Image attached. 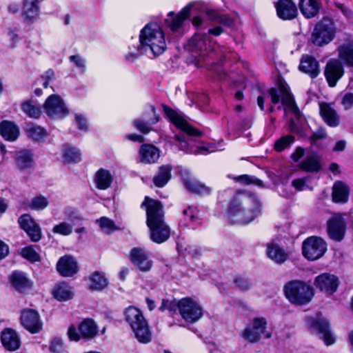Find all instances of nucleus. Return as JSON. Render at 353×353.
Returning <instances> with one entry per match:
<instances>
[{
	"label": "nucleus",
	"mask_w": 353,
	"mask_h": 353,
	"mask_svg": "<svg viewBox=\"0 0 353 353\" xmlns=\"http://www.w3.org/2000/svg\"><path fill=\"white\" fill-rule=\"evenodd\" d=\"M141 206L145 208L146 223L150 229L151 240L157 243L167 241L170 237V229L165 221L161 203L145 196Z\"/></svg>",
	"instance_id": "1"
},
{
	"label": "nucleus",
	"mask_w": 353,
	"mask_h": 353,
	"mask_svg": "<svg viewBox=\"0 0 353 353\" xmlns=\"http://www.w3.org/2000/svg\"><path fill=\"white\" fill-rule=\"evenodd\" d=\"M261 213V204L255 196L240 195L234 197L228 208V214L233 223L248 224Z\"/></svg>",
	"instance_id": "2"
},
{
	"label": "nucleus",
	"mask_w": 353,
	"mask_h": 353,
	"mask_svg": "<svg viewBox=\"0 0 353 353\" xmlns=\"http://www.w3.org/2000/svg\"><path fill=\"white\" fill-rule=\"evenodd\" d=\"M187 49L198 56L199 59L217 60L222 62L228 58V48L223 46L212 43L207 34L196 33L188 42Z\"/></svg>",
	"instance_id": "3"
},
{
	"label": "nucleus",
	"mask_w": 353,
	"mask_h": 353,
	"mask_svg": "<svg viewBox=\"0 0 353 353\" xmlns=\"http://www.w3.org/2000/svg\"><path fill=\"white\" fill-rule=\"evenodd\" d=\"M164 32L157 23L144 26L139 34V44L137 47L141 53L151 52L154 56L163 54L166 50Z\"/></svg>",
	"instance_id": "4"
},
{
	"label": "nucleus",
	"mask_w": 353,
	"mask_h": 353,
	"mask_svg": "<svg viewBox=\"0 0 353 353\" xmlns=\"http://www.w3.org/2000/svg\"><path fill=\"white\" fill-rule=\"evenodd\" d=\"M125 320L132 328L135 337L143 343L151 341V332L147 321L138 308L130 306L125 310Z\"/></svg>",
	"instance_id": "5"
},
{
	"label": "nucleus",
	"mask_w": 353,
	"mask_h": 353,
	"mask_svg": "<svg viewBox=\"0 0 353 353\" xmlns=\"http://www.w3.org/2000/svg\"><path fill=\"white\" fill-rule=\"evenodd\" d=\"M283 290L286 298L294 305L307 304L314 296L313 288L299 280L287 283L284 285Z\"/></svg>",
	"instance_id": "6"
},
{
	"label": "nucleus",
	"mask_w": 353,
	"mask_h": 353,
	"mask_svg": "<svg viewBox=\"0 0 353 353\" xmlns=\"http://www.w3.org/2000/svg\"><path fill=\"white\" fill-rule=\"evenodd\" d=\"M336 32V28L334 21L331 18L323 17L314 26L311 41L317 46H323L334 39Z\"/></svg>",
	"instance_id": "7"
},
{
	"label": "nucleus",
	"mask_w": 353,
	"mask_h": 353,
	"mask_svg": "<svg viewBox=\"0 0 353 353\" xmlns=\"http://www.w3.org/2000/svg\"><path fill=\"white\" fill-rule=\"evenodd\" d=\"M241 336L248 342L255 343L261 339H270L272 332L268 330V322L263 317L254 318L241 332Z\"/></svg>",
	"instance_id": "8"
},
{
	"label": "nucleus",
	"mask_w": 353,
	"mask_h": 353,
	"mask_svg": "<svg viewBox=\"0 0 353 353\" xmlns=\"http://www.w3.org/2000/svg\"><path fill=\"white\" fill-rule=\"evenodd\" d=\"M268 94L271 98L273 104L278 103L280 101L282 103L285 111H291L296 116L299 114L294 100L290 92L288 87L284 85H280L279 89L272 88L268 90Z\"/></svg>",
	"instance_id": "9"
},
{
	"label": "nucleus",
	"mask_w": 353,
	"mask_h": 353,
	"mask_svg": "<svg viewBox=\"0 0 353 353\" xmlns=\"http://www.w3.org/2000/svg\"><path fill=\"white\" fill-rule=\"evenodd\" d=\"M327 250V243L321 238L310 236L302 244V253L310 261H315L322 257Z\"/></svg>",
	"instance_id": "10"
},
{
	"label": "nucleus",
	"mask_w": 353,
	"mask_h": 353,
	"mask_svg": "<svg viewBox=\"0 0 353 353\" xmlns=\"http://www.w3.org/2000/svg\"><path fill=\"white\" fill-rule=\"evenodd\" d=\"M176 310L187 322L194 323L203 316L201 307L193 299L185 297L177 301Z\"/></svg>",
	"instance_id": "11"
},
{
	"label": "nucleus",
	"mask_w": 353,
	"mask_h": 353,
	"mask_svg": "<svg viewBox=\"0 0 353 353\" xmlns=\"http://www.w3.org/2000/svg\"><path fill=\"white\" fill-rule=\"evenodd\" d=\"M98 329L95 322L90 319L83 320L79 326V331L74 325L68 327V336L71 341H78L81 338L85 340L93 339L97 334Z\"/></svg>",
	"instance_id": "12"
},
{
	"label": "nucleus",
	"mask_w": 353,
	"mask_h": 353,
	"mask_svg": "<svg viewBox=\"0 0 353 353\" xmlns=\"http://www.w3.org/2000/svg\"><path fill=\"white\" fill-rule=\"evenodd\" d=\"M43 110L50 117L55 119H63L68 114L63 99L57 94H51L47 98Z\"/></svg>",
	"instance_id": "13"
},
{
	"label": "nucleus",
	"mask_w": 353,
	"mask_h": 353,
	"mask_svg": "<svg viewBox=\"0 0 353 353\" xmlns=\"http://www.w3.org/2000/svg\"><path fill=\"white\" fill-rule=\"evenodd\" d=\"M191 8V6L188 5L176 14L173 12H170L168 14L165 23L172 32L179 36L183 34V24L190 15Z\"/></svg>",
	"instance_id": "14"
},
{
	"label": "nucleus",
	"mask_w": 353,
	"mask_h": 353,
	"mask_svg": "<svg viewBox=\"0 0 353 353\" xmlns=\"http://www.w3.org/2000/svg\"><path fill=\"white\" fill-rule=\"evenodd\" d=\"M346 232V222L341 214H335L327 221V232L334 241L341 242Z\"/></svg>",
	"instance_id": "15"
},
{
	"label": "nucleus",
	"mask_w": 353,
	"mask_h": 353,
	"mask_svg": "<svg viewBox=\"0 0 353 353\" xmlns=\"http://www.w3.org/2000/svg\"><path fill=\"white\" fill-rule=\"evenodd\" d=\"M41 2L39 0H22L21 18L26 25L35 23L40 18Z\"/></svg>",
	"instance_id": "16"
},
{
	"label": "nucleus",
	"mask_w": 353,
	"mask_h": 353,
	"mask_svg": "<svg viewBox=\"0 0 353 353\" xmlns=\"http://www.w3.org/2000/svg\"><path fill=\"white\" fill-rule=\"evenodd\" d=\"M20 320L23 327L32 334L39 332L43 328V323L36 310L32 309L23 310Z\"/></svg>",
	"instance_id": "17"
},
{
	"label": "nucleus",
	"mask_w": 353,
	"mask_h": 353,
	"mask_svg": "<svg viewBox=\"0 0 353 353\" xmlns=\"http://www.w3.org/2000/svg\"><path fill=\"white\" fill-rule=\"evenodd\" d=\"M164 112L170 121L189 136L201 137L202 133L190 125L180 114L169 107L163 106Z\"/></svg>",
	"instance_id": "18"
},
{
	"label": "nucleus",
	"mask_w": 353,
	"mask_h": 353,
	"mask_svg": "<svg viewBox=\"0 0 353 353\" xmlns=\"http://www.w3.org/2000/svg\"><path fill=\"white\" fill-rule=\"evenodd\" d=\"M314 284L320 291L327 295H332L336 291L339 281L334 274L323 273L315 278Z\"/></svg>",
	"instance_id": "19"
},
{
	"label": "nucleus",
	"mask_w": 353,
	"mask_h": 353,
	"mask_svg": "<svg viewBox=\"0 0 353 353\" xmlns=\"http://www.w3.org/2000/svg\"><path fill=\"white\" fill-rule=\"evenodd\" d=\"M18 223L32 241L37 242L41 239V228L30 215L28 214L21 215L18 219Z\"/></svg>",
	"instance_id": "20"
},
{
	"label": "nucleus",
	"mask_w": 353,
	"mask_h": 353,
	"mask_svg": "<svg viewBox=\"0 0 353 353\" xmlns=\"http://www.w3.org/2000/svg\"><path fill=\"white\" fill-rule=\"evenodd\" d=\"M343 74L344 70L339 60L332 59L327 62L324 74L330 87L335 86Z\"/></svg>",
	"instance_id": "21"
},
{
	"label": "nucleus",
	"mask_w": 353,
	"mask_h": 353,
	"mask_svg": "<svg viewBox=\"0 0 353 353\" xmlns=\"http://www.w3.org/2000/svg\"><path fill=\"white\" fill-rule=\"evenodd\" d=\"M133 264L141 272H148L152 266V261L149 259L145 251L139 248H133L130 254Z\"/></svg>",
	"instance_id": "22"
},
{
	"label": "nucleus",
	"mask_w": 353,
	"mask_h": 353,
	"mask_svg": "<svg viewBox=\"0 0 353 353\" xmlns=\"http://www.w3.org/2000/svg\"><path fill=\"white\" fill-rule=\"evenodd\" d=\"M57 270L63 276H72L79 270L77 262L73 256L65 255L59 259Z\"/></svg>",
	"instance_id": "23"
},
{
	"label": "nucleus",
	"mask_w": 353,
	"mask_h": 353,
	"mask_svg": "<svg viewBox=\"0 0 353 353\" xmlns=\"http://www.w3.org/2000/svg\"><path fill=\"white\" fill-rule=\"evenodd\" d=\"M277 15L283 20H291L296 17L298 11L292 0H279L276 5Z\"/></svg>",
	"instance_id": "24"
},
{
	"label": "nucleus",
	"mask_w": 353,
	"mask_h": 353,
	"mask_svg": "<svg viewBox=\"0 0 353 353\" xmlns=\"http://www.w3.org/2000/svg\"><path fill=\"white\" fill-rule=\"evenodd\" d=\"M1 340L3 346L8 351H15L21 345V340L18 334L11 328H6L2 331Z\"/></svg>",
	"instance_id": "25"
},
{
	"label": "nucleus",
	"mask_w": 353,
	"mask_h": 353,
	"mask_svg": "<svg viewBox=\"0 0 353 353\" xmlns=\"http://www.w3.org/2000/svg\"><path fill=\"white\" fill-rule=\"evenodd\" d=\"M299 70L311 78H316L320 73L319 61L312 56L303 55L301 59Z\"/></svg>",
	"instance_id": "26"
},
{
	"label": "nucleus",
	"mask_w": 353,
	"mask_h": 353,
	"mask_svg": "<svg viewBox=\"0 0 353 353\" xmlns=\"http://www.w3.org/2000/svg\"><path fill=\"white\" fill-rule=\"evenodd\" d=\"M139 159L143 163H154L160 157L159 148L151 144H143L139 150Z\"/></svg>",
	"instance_id": "27"
},
{
	"label": "nucleus",
	"mask_w": 353,
	"mask_h": 353,
	"mask_svg": "<svg viewBox=\"0 0 353 353\" xmlns=\"http://www.w3.org/2000/svg\"><path fill=\"white\" fill-rule=\"evenodd\" d=\"M311 325L318 331L319 337L327 345L334 343V339L330 333L329 323L327 320H312Z\"/></svg>",
	"instance_id": "28"
},
{
	"label": "nucleus",
	"mask_w": 353,
	"mask_h": 353,
	"mask_svg": "<svg viewBox=\"0 0 353 353\" xmlns=\"http://www.w3.org/2000/svg\"><path fill=\"white\" fill-rule=\"evenodd\" d=\"M299 7L301 14L305 18L311 19L318 14L321 3L319 0H300Z\"/></svg>",
	"instance_id": "29"
},
{
	"label": "nucleus",
	"mask_w": 353,
	"mask_h": 353,
	"mask_svg": "<svg viewBox=\"0 0 353 353\" xmlns=\"http://www.w3.org/2000/svg\"><path fill=\"white\" fill-rule=\"evenodd\" d=\"M320 114L329 126L336 127L339 125V117L329 104L325 103L320 104Z\"/></svg>",
	"instance_id": "30"
},
{
	"label": "nucleus",
	"mask_w": 353,
	"mask_h": 353,
	"mask_svg": "<svg viewBox=\"0 0 353 353\" xmlns=\"http://www.w3.org/2000/svg\"><path fill=\"white\" fill-rule=\"evenodd\" d=\"M54 299L59 301H66L74 296L72 288L65 282L57 283L52 290Z\"/></svg>",
	"instance_id": "31"
},
{
	"label": "nucleus",
	"mask_w": 353,
	"mask_h": 353,
	"mask_svg": "<svg viewBox=\"0 0 353 353\" xmlns=\"http://www.w3.org/2000/svg\"><path fill=\"white\" fill-rule=\"evenodd\" d=\"M299 168L307 172H316L320 170L321 160L316 154L307 155L299 164Z\"/></svg>",
	"instance_id": "32"
},
{
	"label": "nucleus",
	"mask_w": 353,
	"mask_h": 353,
	"mask_svg": "<svg viewBox=\"0 0 353 353\" xmlns=\"http://www.w3.org/2000/svg\"><path fill=\"white\" fill-rule=\"evenodd\" d=\"M350 190L347 185L341 182L336 181L332 187V200L335 203H346L348 200Z\"/></svg>",
	"instance_id": "33"
},
{
	"label": "nucleus",
	"mask_w": 353,
	"mask_h": 353,
	"mask_svg": "<svg viewBox=\"0 0 353 353\" xmlns=\"http://www.w3.org/2000/svg\"><path fill=\"white\" fill-rule=\"evenodd\" d=\"M0 134L6 140L14 141L19 135V129L14 123L3 121L0 123Z\"/></svg>",
	"instance_id": "34"
},
{
	"label": "nucleus",
	"mask_w": 353,
	"mask_h": 353,
	"mask_svg": "<svg viewBox=\"0 0 353 353\" xmlns=\"http://www.w3.org/2000/svg\"><path fill=\"white\" fill-rule=\"evenodd\" d=\"M23 112L29 117L38 119L41 114V106L35 99H29L21 103Z\"/></svg>",
	"instance_id": "35"
},
{
	"label": "nucleus",
	"mask_w": 353,
	"mask_h": 353,
	"mask_svg": "<svg viewBox=\"0 0 353 353\" xmlns=\"http://www.w3.org/2000/svg\"><path fill=\"white\" fill-rule=\"evenodd\" d=\"M183 184L187 190L194 194L207 195L211 192L210 187L194 179H185Z\"/></svg>",
	"instance_id": "36"
},
{
	"label": "nucleus",
	"mask_w": 353,
	"mask_h": 353,
	"mask_svg": "<svg viewBox=\"0 0 353 353\" xmlns=\"http://www.w3.org/2000/svg\"><path fill=\"white\" fill-rule=\"evenodd\" d=\"M172 167L170 165H163L159 167L157 174L153 178L154 184L159 188L163 187L171 178Z\"/></svg>",
	"instance_id": "37"
},
{
	"label": "nucleus",
	"mask_w": 353,
	"mask_h": 353,
	"mask_svg": "<svg viewBox=\"0 0 353 353\" xmlns=\"http://www.w3.org/2000/svg\"><path fill=\"white\" fill-rule=\"evenodd\" d=\"M267 253L268 256L275 263H283L288 259V253L278 245L271 243L268 245Z\"/></svg>",
	"instance_id": "38"
},
{
	"label": "nucleus",
	"mask_w": 353,
	"mask_h": 353,
	"mask_svg": "<svg viewBox=\"0 0 353 353\" xmlns=\"http://www.w3.org/2000/svg\"><path fill=\"white\" fill-rule=\"evenodd\" d=\"M108 283V279L101 272H95L88 277V287L91 290H102L107 287Z\"/></svg>",
	"instance_id": "39"
},
{
	"label": "nucleus",
	"mask_w": 353,
	"mask_h": 353,
	"mask_svg": "<svg viewBox=\"0 0 353 353\" xmlns=\"http://www.w3.org/2000/svg\"><path fill=\"white\" fill-rule=\"evenodd\" d=\"M15 161L17 168L21 170L30 168L33 164L32 154L28 150H21L15 155Z\"/></svg>",
	"instance_id": "40"
},
{
	"label": "nucleus",
	"mask_w": 353,
	"mask_h": 353,
	"mask_svg": "<svg viewBox=\"0 0 353 353\" xmlns=\"http://www.w3.org/2000/svg\"><path fill=\"white\" fill-rule=\"evenodd\" d=\"M25 130L28 137L37 141H42L48 136V133L43 128L33 123H28Z\"/></svg>",
	"instance_id": "41"
},
{
	"label": "nucleus",
	"mask_w": 353,
	"mask_h": 353,
	"mask_svg": "<svg viewBox=\"0 0 353 353\" xmlns=\"http://www.w3.org/2000/svg\"><path fill=\"white\" fill-rule=\"evenodd\" d=\"M55 79L54 72L50 69L43 74L39 79L36 80L34 83L35 86L34 93L37 96H40L42 94V90L39 86H43L44 88H47L50 82L54 81Z\"/></svg>",
	"instance_id": "42"
},
{
	"label": "nucleus",
	"mask_w": 353,
	"mask_h": 353,
	"mask_svg": "<svg viewBox=\"0 0 353 353\" xmlns=\"http://www.w3.org/2000/svg\"><path fill=\"white\" fill-rule=\"evenodd\" d=\"M94 183L97 189L106 190L110 185V173L104 169L99 170L94 174Z\"/></svg>",
	"instance_id": "43"
},
{
	"label": "nucleus",
	"mask_w": 353,
	"mask_h": 353,
	"mask_svg": "<svg viewBox=\"0 0 353 353\" xmlns=\"http://www.w3.org/2000/svg\"><path fill=\"white\" fill-rule=\"evenodd\" d=\"M62 152L65 163H77L81 161V152L77 148L65 145L63 146Z\"/></svg>",
	"instance_id": "44"
},
{
	"label": "nucleus",
	"mask_w": 353,
	"mask_h": 353,
	"mask_svg": "<svg viewBox=\"0 0 353 353\" xmlns=\"http://www.w3.org/2000/svg\"><path fill=\"white\" fill-rule=\"evenodd\" d=\"M12 285L19 290L22 291L32 286V282L26 277L25 274L14 272L11 276Z\"/></svg>",
	"instance_id": "45"
},
{
	"label": "nucleus",
	"mask_w": 353,
	"mask_h": 353,
	"mask_svg": "<svg viewBox=\"0 0 353 353\" xmlns=\"http://www.w3.org/2000/svg\"><path fill=\"white\" fill-rule=\"evenodd\" d=\"M205 14L211 21L219 23L225 26L230 27L232 26L233 21L226 14H221L218 10L214 9H206Z\"/></svg>",
	"instance_id": "46"
},
{
	"label": "nucleus",
	"mask_w": 353,
	"mask_h": 353,
	"mask_svg": "<svg viewBox=\"0 0 353 353\" xmlns=\"http://www.w3.org/2000/svg\"><path fill=\"white\" fill-rule=\"evenodd\" d=\"M339 58L347 66L353 67V45L343 44L338 48Z\"/></svg>",
	"instance_id": "47"
},
{
	"label": "nucleus",
	"mask_w": 353,
	"mask_h": 353,
	"mask_svg": "<svg viewBox=\"0 0 353 353\" xmlns=\"http://www.w3.org/2000/svg\"><path fill=\"white\" fill-rule=\"evenodd\" d=\"M152 112L154 114V117L150 121H145L142 119H135L133 121L134 126L139 131L142 132L143 134H148L152 130L150 125L156 123L158 122L159 119L155 115L154 108H152Z\"/></svg>",
	"instance_id": "48"
},
{
	"label": "nucleus",
	"mask_w": 353,
	"mask_h": 353,
	"mask_svg": "<svg viewBox=\"0 0 353 353\" xmlns=\"http://www.w3.org/2000/svg\"><path fill=\"white\" fill-rule=\"evenodd\" d=\"M175 140L177 142L176 145L179 150L185 151V152L192 154H201L203 152L206 151V149L204 147H200L197 149H194L192 147H190L189 143L181 135H176Z\"/></svg>",
	"instance_id": "49"
},
{
	"label": "nucleus",
	"mask_w": 353,
	"mask_h": 353,
	"mask_svg": "<svg viewBox=\"0 0 353 353\" xmlns=\"http://www.w3.org/2000/svg\"><path fill=\"white\" fill-rule=\"evenodd\" d=\"M185 220L190 223H196L200 220L199 210L195 206H189L183 210Z\"/></svg>",
	"instance_id": "50"
},
{
	"label": "nucleus",
	"mask_w": 353,
	"mask_h": 353,
	"mask_svg": "<svg viewBox=\"0 0 353 353\" xmlns=\"http://www.w3.org/2000/svg\"><path fill=\"white\" fill-rule=\"evenodd\" d=\"M48 199L43 196L33 197L28 203V207L34 210H43L48 205Z\"/></svg>",
	"instance_id": "51"
},
{
	"label": "nucleus",
	"mask_w": 353,
	"mask_h": 353,
	"mask_svg": "<svg viewBox=\"0 0 353 353\" xmlns=\"http://www.w3.org/2000/svg\"><path fill=\"white\" fill-rule=\"evenodd\" d=\"M23 258L29 261L30 262L34 263L41 261V256L34 249L33 246H27L21 249L20 252Z\"/></svg>",
	"instance_id": "52"
},
{
	"label": "nucleus",
	"mask_w": 353,
	"mask_h": 353,
	"mask_svg": "<svg viewBox=\"0 0 353 353\" xmlns=\"http://www.w3.org/2000/svg\"><path fill=\"white\" fill-rule=\"evenodd\" d=\"M294 141V137L292 135L284 136L278 139L274 143V149L277 152H281L289 147Z\"/></svg>",
	"instance_id": "53"
},
{
	"label": "nucleus",
	"mask_w": 353,
	"mask_h": 353,
	"mask_svg": "<svg viewBox=\"0 0 353 353\" xmlns=\"http://www.w3.org/2000/svg\"><path fill=\"white\" fill-rule=\"evenodd\" d=\"M52 232L54 234L68 236L72 232V226L66 222H61L53 227Z\"/></svg>",
	"instance_id": "54"
},
{
	"label": "nucleus",
	"mask_w": 353,
	"mask_h": 353,
	"mask_svg": "<svg viewBox=\"0 0 353 353\" xmlns=\"http://www.w3.org/2000/svg\"><path fill=\"white\" fill-rule=\"evenodd\" d=\"M71 63H73L78 68L81 74H84L86 71V61L79 54L72 55L69 57Z\"/></svg>",
	"instance_id": "55"
},
{
	"label": "nucleus",
	"mask_w": 353,
	"mask_h": 353,
	"mask_svg": "<svg viewBox=\"0 0 353 353\" xmlns=\"http://www.w3.org/2000/svg\"><path fill=\"white\" fill-rule=\"evenodd\" d=\"M236 181L245 185L254 184L259 187L263 186V182L255 176L247 174L241 175L236 178Z\"/></svg>",
	"instance_id": "56"
},
{
	"label": "nucleus",
	"mask_w": 353,
	"mask_h": 353,
	"mask_svg": "<svg viewBox=\"0 0 353 353\" xmlns=\"http://www.w3.org/2000/svg\"><path fill=\"white\" fill-rule=\"evenodd\" d=\"M95 223L99 226L101 232L110 234V219L106 216H102L95 220Z\"/></svg>",
	"instance_id": "57"
},
{
	"label": "nucleus",
	"mask_w": 353,
	"mask_h": 353,
	"mask_svg": "<svg viewBox=\"0 0 353 353\" xmlns=\"http://www.w3.org/2000/svg\"><path fill=\"white\" fill-rule=\"evenodd\" d=\"M75 121L77 125V128L80 130L87 131L88 129V125L86 119L79 114H75Z\"/></svg>",
	"instance_id": "58"
},
{
	"label": "nucleus",
	"mask_w": 353,
	"mask_h": 353,
	"mask_svg": "<svg viewBox=\"0 0 353 353\" xmlns=\"http://www.w3.org/2000/svg\"><path fill=\"white\" fill-rule=\"evenodd\" d=\"M234 283L236 285V286L243 291L248 290L250 287L251 284L248 281V279L243 278V277H237L234 280Z\"/></svg>",
	"instance_id": "59"
},
{
	"label": "nucleus",
	"mask_w": 353,
	"mask_h": 353,
	"mask_svg": "<svg viewBox=\"0 0 353 353\" xmlns=\"http://www.w3.org/2000/svg\"><path fill=\"white\" fill-rule=\"evenodd\" d=\"M177 302L175 301H169L168 300H163L161 306L159 307V310L161 311H164L165 310H168L170 311L175 312L176 310Z\"/></svg>",
	"instance_id": "60"
},
{
	"label": "nucleus",
	"mask_w": 353,
	"mask_h": 353,
	"mask_svg": "<svg viewBox=\"0 0 353 353\" xmlns=\"http://www.w3.org/2000/svg\"><path fill=\"white\" fill-rule=\"evenodd\" d=\"M327 137L326 131L323 128H319L315 132L312 133V135L310 137L312 141H315L317 140H322L325 139Z\"/></svg>",
	"instance_id": "61"
},
{
	"label": "nucleus",
	"mask_w": 353,
	"mask_h": 353,
	"mask_svg": "<svg viewBox=\"0 0 353 353\" xmlns=\"http://www.w3.org/2000/svg\"><path fill=\"white\" fill-rule=\"evenodd\" d=\"M63 350V342L59 339H54L50 345V350L54 353H60Z\"/></svg>",
	"instance_id": "62"
},
{
	"label": "nucleus",
	"mask_w": 353,
	"mask_h": 353,
	"mask_svg": "<svg viewBox=\"0 0 353 353\" xmlns=\"http://www.w3.org/2000/svg\"><path fill=\"white\" fill-rule=\"evenodd\" d=\"M292 185L298 191L303 190L306 186L305 179H294L292 181Z\"/></svg>",
	"instance_id": "63"
},
{
	"label": "nucleus",
	"mask_w": 353,
	"mask_h": 353,
	"mask_svg": "<svg viewBox=\"0 0 353 353\" xmlns=\"http://www.w3.org/2000/svg\"><path fill=\"white\" fill-rule=\"evenodd\" d=\"M342 103L345 109H349L353 106V94L347 93L344 95L342 99Z\"/></svg>",
	"instance_id": "64"
}]
</instances>
